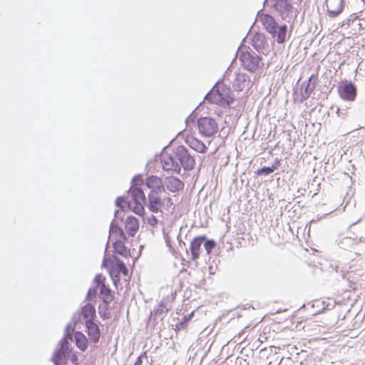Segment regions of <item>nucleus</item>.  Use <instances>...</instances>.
<instances>
[{
    "label": "nucleus",
    "instance_id": "nucleus-1",
    "mask_svg": "<svg viewBox=\"0 0 365 365\" xmlns=\"http://www.w3.org/2000/svg\"><path fill=\"white\" fill-rule=\"evenodd\" d=\"M205 100L222 107L230 106L234 101L231 88L221 81H217L209 93L205 96Z\"/></svg>",
    "mask_w": 365,
    "mask_h": 365
},
{
    "label": "nucleus",
    "instance_id": "nucleus-2",
    "mask_svg": "<svg viewBox=\"0 0 365 365\" xmlns=\"http://www.w3.org/2000/svg\"><path fill=\"white\" fill-rule=\"evenodd\" d=\"M257 16L259 18L265 30L276 38L278 43H283L286 40L287 32V26L286 24L279 25L276 19L270 14H261V11L257 12Z\"/></svg>",
    "mask_w": 365,
    "mask_h": 365
},
{
    "label": "nucleus",
    "instance_id": "nucleus-3",
    "mask_svg": "<svg viewBox=\"0 0 365 365\" xmlns=\"http://www.w3.org/2000/svg\"><path fill=\"white\" fill-rule=\"evenodd\" d=\"M317 79V76L312 74L307 81L301 83L299 88H294L293 92L294 101L302 103L309 98L316 87Z\"/></svg>",
    "mask_w": 365,
    "mask_h": 365
},
{
    "label": "nucleus",
    "instance_id": "nucleus-4",
    "mask_svg": "<svg viewBox=\"0 0 365 365\" xmlns=\"http://www.w3.org/2000/svg\"><path fill=\"white\" fill-rule=\"evenodd\" d=\"M270 1L272 8L283 20L297 17V14L293 15L294 6L292 0H270Z\"/></svg>",
    "mask_w": 365,
    "mask_h": 365
},
{
    "label": "nucleus",
    "instance_id": "nucleus-5",
    "mask_svg": "<svg viewBox=\"0 0 365 365\" xmlns=\"http://www.w3.org/2000/svg\"><path fill=\"white\" fill-rule=\"evenodd\" d=\"M261 60L262 58L252 49L242 51L240 56L242 66L245 70L251 73H254L258 69Z\"/></svg>",
    "mask_w": 365,
    "mask_h": 365
},
{
    "label": "nucleus",
    "instance_id": "nucleus-6",
    "mask_svg": "<svg viewBox=\"0 0 365 365\" xmlns=\"http://www.w3.org/2000/svg\"><path fill=\"white\" fill-rule=\"evenodd\" d=\"M142 185H143V175H135L131 180V185L128 192L130 195L133 202H143V204H146L147 199Z\"/></svg>",
    "mask_w": 365,
    "mask_h": 365
},
{
    "label": "nucleus",
    "instance_id": "nucleus-7",
    "mask_svg": "<svg viewBox=\"0 0 365 365\" xmlns=\"http://www.w3.org/2000/svg\"><path fill=\"white\" fill-rule=\"evenodd\" d=\"M175 157L178 160L180 168L182 167L186 171H190L194 169L195 165V160L187 149L184 145H179L174 151Z\"/></svg>",
    "mask_w": 365,
    "mask_h": 365
},
{
    "label": "nucleus",
    "instance_id": "nucleus-8",
    "mask_svg": "<svg viewBox=\"0 0 365 365\" xmlns=\"http://www.w3.org/2000/svg\"><path fill=\"white\" fill-rule=\"evenodd\" d=\"M197 123L200 133L205 137H212L218 131L217 123L213 118L201 117L197 120Z\"/></svg>",
    "mask_w": 365,
    "mask_h": 365
},
{
    "label": "nucleus",
    "instance_id": "nucleus-9",
    "mask_svg": "<svg viewBox=\"0 0 365 365\" xmlns=\"http://www.w3.org/2000/svg\"><path fill=\"white\" fill-rule=\"evenodd\" d=\"M338 93L341 99L346 101H354L357 95L356 86L351 81H341L337 87Z\"/></svg>",
    "mask_w": 365,
    "mask_h": 365
},
{
    "label": "nucleus",
    "instance_id": "nucleus-10",
    "mask_svg": "<svg viewBox=\"0 0 365 365\" xmlns=\"http://www.w3.org/2000/svg\"><path fill=\"white\" fill-rule=\"evenodd\" d=\"M114 216H115V217L112 220V222H110V229H109L110 234H116L117 235L119 236V237H120L119 240H121L123 241H127L128 237H127L126 235L125 234L123 230L118 224V220H119L120 222H122L123 220V216L119 217V210L115 211ZM110 235H109V236H108V240H110ZM108 245H109V240H108V242H107V244L106 246V250H107V249L108 247ZM105 252L106 253V251H105Z\"/></svg>",
    "mask_w": 365,
    "mask_h": 365
},
{
    "label": "nucleus",
    "instance_id": "nucleus-11",
    "mask_svg": "<svg viewBox=\"0 0 365 365\" xmlns=\"http://www.w3.org/2000/svg\"><path fill=\"white\" fill-rule=\"evenodd\" d=\"M325 4L327 15L331 19L339 16L342 13L344 7V0H326Z\"/></svg>",
    "mask_w": 365,
    "mask_h": 365
},
{
    "label": "nucleus",
    "instance_id": "nucleus-12",
    "mask_svg": "<svg viewBox=\"0 0 365 365\" xmlns=\"http://www.w3.org/2000/svg\"><path fill=\"white\" fill-rule=\"evenodd\" d=\"M84 326L86 327L85 331L88 334L89 340L94 344L98 343L101 336V331L96 321L89 322L84 324Z\"/></svg>",
    "mask_w": 365,
    "mask_h": 365
},
{
    "label": "nucleus",
    "instance_id": "nucleus-13",
    "mask_svg": "<svg viewBox=\"0 0 365 365\" xmlns=\"http://www.w3.org/2000/svg\"><path fill=\"white\" fill-rule=\"evenodd\" d=\"M163 187L172 192H178L183 189L184 182L177 177L168 176L163 180Z\"/></svg>",
    "mask_w": 365,
    "mask_h": 365
},
{
    "label": "nucleus",
    "instance_id": "nucleus-14",
    "mask_svg": "<svg viewBox=\"0 0 365 365\" xmlns=\"http://www.w3.org/2000/svg\"><path fill=\"white\" fill-rule=\"evenodd\" d=\"M233 88L238 91H242L250 88V78L247 73H239L232 83Z\"/></svg>",
    "mask_w": 365,
    "mask_h": 365
},
{
    "label": "nucleus",
    "instance_id": "nucleus-15",
    "mask_svg": "<svg viewBox=\"0 0 365 365\" xmlns=\"http://www.w3.org/2000/svg\"><path fill=\"white\" fill-rule=\"evenodd\" d=\"M163 191H155V190H150L148 194V208L150 212L154 213H158L159 211H160L161 207L163 205V203L161 200L160 197L159 196V193L162 192Z\"/></svg>",
    "mask_w": 365,
    "mask_h": 365
},
{
    "label": "nucleus",
    "instance_id": "nucleus-16",
    "mask_svg": "<svg viewBox=\"0 0 365 365\" xmlns=\"http://www.w3.org/2000/svg\"><path fill=\"white\" fill-rule=\"evenodd\" d=\"M252 46L259 53L265 54L268 51L269 45L264 34L256 33L252 38Z\"/></svg>",
    "mask_w": 365,
    "mask_h": 365
},
{
    "label": "nucleus",
    "instance_id": "nucleus-17",
    "mask_svg": "<svg viewBox=\"0 0 365 365\" xmlns=\"http://www.w3.org/2000/svg\"><path fill=\"white\" fill-rule=\"evenodd\" d=\"M81 312L84 324L89 322L96 321V310L92 303L88 302L85 305L82 306L81 308Z\"/></svg>",
    "mask_w": 365,
    "mask_h": 365
},
{
    "label": "nucleus",
    "instance_id": "nucleus-18",
    "mask_svg": "<svg viewBox=\"0 0 365 365\" xmlns=\"http://www.w3.org/2000/svg\"><path fill=\"white\" fill-rule=\"evenodd\" d=\"M143 185L150 190L164 191L163 181L157 175H150L143 180Z\"/></svg>",
    "mask_w": 365,
    "mask_h": 365
},
{
    "label": "nucleus",
    "instance_id": "nucleus-19",
    "mask_svg": "<svg viewBox=\"0 0 365 365\" xmlns=\"http://www.w3.org/2000/svg\"><path fill=\"white\" fill-rule=\"evenodd\" d=\"M113 259L104 257L102 264L103 266L105 267L109 266L110 269H115L119 270L124 269L126 272V273H128V269L125 263L119 257L115 255H113Z\"/></svg>",
    "mask_w": 365,
    "mask_h": 365
},
{
    "label": "nucleus",
    "instance_id": "nucleus-20",
    "mask_svg": "<svg viewBox=\"0 0 365 365\" xmlns=\"http://www.w3.org/2000/svg\"><path fill=\"white\" fill-rule=\"evenodd\" d=\"M185 142L197 153H205L207 152V148L205 143L192 135L187 136Z\"/></svg>",
    "mask_w": 365,
    "mask_h": 365
},
{
    "label": "nucleus",
    "instance_id": "nucleus-21",
    "mask_svg": "<svg viewBox=\"0 0 365 365\" xmlns=\"http://www.w3.org/2000/svg\"><path fill=\"white\" fill-rule=\"evenodd\" d=\"M205 239V235H200L195 237L190 243V252H191V259L192 260H196L200 256V251L202 245L203 244V241Z\"/></svg>",
    "mask_w": 365,
    "mask_h": 365
},
{
    "label": "nucleus",
    "instance_id": "nucleus-22",
    "mask_svg": "<svg viewBox=\"0 0 365 365\" xmlns=\"http://www.w3.org/2000/svg\"><path fill=\"white\" fill-rule=\"evenodd\" d=\"M125 229L129 236L134 237L139 229L138 220L133 215L128 216L125 222Z\"/></svg>",
    "mask_w": 365,
    "mask_h": 365
},
{
    "label": "nucleus",
    "instance_id": "nucleus-23",
    "mask_svg": "<svg viewBox=\"0 0 365 365\" xmlns=\"http://www.w3.org/2000/svg\"><path fill=\"white\" fill-rule=\"evenodd\" d=\"M74 341L76 346L81 351H85L88 349V339L81 331H76L74 332Z\"/></svg>",
    "mask_w": 365,
    "mask_h": 365
},
{
    "label": "nucleus",
    "instance_id": "nucleus-24",
    "mask_svg": "<svg viewBox=\"0 0 365 365\" xmlns=\"http://www.w3.org/2000/svg\"><path fill=\"white\" fill-rule=\"evenodd\" d=\"M125 242L121 240H117L113 243V247L115 254L123 257H128L130 256V250L125 245Z\"/></svg>",
    "mask_w": 365,
    "mask_h": 365
},
{
    "label": "nucleus",
    "instance_id": "nucleus-25",
    "mask_svg": "<svg viewBox=\"0 0 365 365\" xmlns=\"http://www.w3.org/2000/svg\"><path fill=\"white\" fill-rule=\"evenodd\" d=\"M281 160L276 158L271 166H264L258 169L255 173L257 175H269L279 168Z\"/></svg>",
    "mask_w": 365,
    "mask_h": 365
},
{
    "label": "nucleus",
    "instance_id": "nucleus-26",
    "mask_svg": "<svg viewBox=\"0 0 365 365\" xmlns=\"http://www.w3.org/2000/svg\"><path fill=\"white\" fill-rule=\"evenodd\" d=\"M100 297L103 304H110L113 300L114 296L108 285H103L100 288Z\"/></svg>",
    "mask_w": 365,
    "mask_h": 365
},
{
    "label": "nucleus",
    "instance_id": "nucleus-27",
    "mask_svg": "<svg viewBox=\"0 0 365 365\" xmlns=\"http://www.w3.org/2000/svg\"><path fill=\"white\" fill-rule=\"evenodd\" d=\"M169 309L170 307H168L164 302H161L158 304V308L152 312L150 314L151 316H153L154 320H156L158 318L162 320Z\"/></svg>",
    "mask_w": 365,
    "mask_h": 365
},
{
    "label": "nucleus",
    "instance_id": "nucleus-28",
    "mask_svg": "<svg viewBox=\"0 0 365 365\" xmlns=\"http://www.w3.org/2000/svg\"><path fill=\"white\" fill-rule=\"evenodd\" d=\"M70 352L63 350L56 349L52 357V361L54 363V361H58L62 364H67L68 358Z\"/></svg>",
    "mask_w": 365,
    "mask_h": 365
},
{
    "label": "nucleus",
    "instance_id": "nucleus-29",
    "mask_svg": "<svg viewBox=\"0 0 365 365\" xmlns=\"http://www.w3.org/2000/svg\"><path fill=\"white\" fill-rule=\"evenodd\" d=\"M163 164V168L166 171H173L177 174H180L181 172L180 165L178 163H168L166 161H161Z\"/></svg>",
    "mask_w": 365,
    "mask_h": 365
},
{
    "label": "nucleus",
    "instance_id": "nucleus-30",
    "mask_svg": "<svg viewBox=\"0 0 365 365\" xmlns=\"http://www.w3.org/2000/svg\"><path fill=\"white\" fill-rule=\"evenodd\" d=\"M357 244V240L351 237H346L342 238L339 242V246L344 250L351 248L354 245Z\"/></svg>",
    "mask_w": 365,
    "mask_h": 365
},
{
    "label": "nucleus",
    "instance_id": "nucleus-31",
    "mask_svg": "<svg viewBox=\"0 0 365 365\" xmlns=\"http://www.w3.org/2000/svg\"><path fill=\"white\" fill-rule=\"evenodd\" d=\"M110 304H100L98 307V314L103 319H108L110 318V313L109 312Z\"/></svg>",
    "mask_w": 365,
    "mask_h": 365
},
{
    "label": "nucleus",
    "instance_id": "nucleus-32",
    "mask_svg": "<svg viewBox=\"0 0 365 365\" xmlns=\"http://www.w3.org/2000/svg\"><path fill=\"white\" fill-rule=\"evenodd\" d=\"M143 205V202H133V203L131 202L130 210L139 216L143 217L145 214Z\"/></svg>",
    "mask_w": 365,
    "mask_h": 365
},
{
    "label": "nucleus",
    "instance_id": "nucleus-33",
    "mask_svg": "<svg viewBox=\"0 0 365 365\" xmlns=\"http://www.w3.org/2000/svg\"><path fill=\"white\" fill-rule=\"evenodd\" d=\"M123 204H126L128 209H131V202L127 201L125 197L120 196L118 197L115 200V206L120 207L121 211H119V215L124 212Z\"/></svg>",
    "mask_w": 365,
    "mask_h": 365
},
{
    "label": "nucleus",
    "instance_id": "nucleus-34",
    "mask_svg": "<svg viewBox=\"0 0 365 365\" xmlns=\"http://www.w3.org/2000/svg\"><path fill=\"white\" fill-rule=\"evenodd\" d=\"M331 267H334V269H335V271L337 272V273H340L341 277L344 279H346L348 282H353L352 280H351V272H348V271H346L345 269H343V267H341L339 264H336L334 267L333 264H331Z\"/></svg>",
    "mask_w": 365,
    "mask_h": 365
},
{
    "label": "nucleus",
    "instance_id": "nucleus-35",
    "mask_svg": "<svg viewBox=\"0 0 365 365\" xmlns=\"http://www.w3.org/2000/svg\"><path fill=\"white\" fill-rule=\"evenodd\" d=\"M202 245L204 246L207 255H210L212 252V250L216 247L215 241L212 239H207L206 236Z\"/></svg>",
    "mask_w": 365,
    "mask_h": 365
},
{
    "label": "nucleus",
    "instance_id": "nucleus-36",
    "mask_svg": "<svg viewBox=\"0 0 365 365\" xmlns=\"http://www.w3.org/2000/svg\"><path fill=\"white\" fill-rule=\"evenodd\" d=\"M120 270H119V269H109L110 277L113 281V284L116 287L120 279Z\"/></svg>",
    "mask_w": 365,
    "mask_h": 365
},
{
    "label": "nucleus",
    "instance_id": "nucleus-37",
    "mask_svg": "<svg viewBox=\"0 0 365 365\" xmlns=\"http://www.w3.org/2000/svg\"><path fill=\"white\" fill-rule=\"evenodd\" d=\"M93 283L96 284L97 289L102 287L103 285H106V277L103 275V274H97L93 279Z\"/></svg>",
    "mask_w": 365,
    "mask_h": 365
},
{
    "label": "nucleus",
    "instance_id": "nucleus-38",
    "mask_svg": "<svg viewBox=\"0 0 365 365\" xmlns=\"http://www.w3.org/2000/svg\"><path fill=\"white\" fill-rule=\"evenodd\" d=\"M69 340H71L69 336H63L59 341L60 348L58 349L71 352V349H69Z\"/></svg>",
    "mask_w": 365,
    "mask_h": 365
},
{
    "label": "nucleus",
    "instance_id": "nucleus-39",
    "mask_svg": "<svg viewBox=\"0 0 365 365\" xmlns=\"http://www.w3.org/2000/svg\"><path fill=\"white\" fill-rule=\"evenodd\" d=\"M97 290L98 289L96 287L90 288L87 292L86 299L89 302H96L98 294Z\"/></svg>",
    "mask_w": 365,
    "mask_h": 365
},
{
    "label": "nucleus",
    "instance_id": "nucleus-40",
    "mask_svg": "<svg viewBox=\"0 0 365 365\" xmlns=\"http://www.w3.org/2000/svg\"><path fill=\"white\" fill-rule=\"evenodd\" d=\"M75 326L74 324H71V323L68 324L66 326L65 330H64V335L66 336H69L71 340L72 341V334H74L75 331Z\"/></svg>",
    "mask_w": 365,
    "mask_h": 365
},
{
    "label": "nucleus",
    "instance_id": "nucleus-41",
    "mask_svg": "<svg viewBox=\"0 0 365 365\" xmlns=\"http://www.w3.org/2000/svg\"><path fill=\"white\" fill-rule=\"evenodd\" d=\"M161 161H166L168 163H178L175 154L163 156Z\"/></svg>",
    "mask_w": 365,
    "mask_h": 365
},
{
    "label": "nucleus",
    "instance_id": "nucleus-42",
    "mask_svg": "<svg viewBox=\"0 0 365 365\" xmlns=\"http://www.w3.org/2000/svg\"><path fill=\"white\" fill-rule=\"evenodd\" d=\"M147 222L152 227H155L158 225V220L154 215H151L147 218Z\"/></svg>",
    "mask_w": 365,
    "mask_h": 365
},
{
    "label": "nucleus",
    "instance_id": "nucleus-43",
    "mask_svg": "<svg viewBox=\"0 0 365 365\" xmlns=\"http://www.w3.org/2000/svg\"><path fill=\"white\" fill-rule=\"evenodd\" d=\"M195 112V110H194L192 112V113L189 116L187 117V118L185 120V123L187 125H189L190 123H194V122L197 118Z\"/></svg>",
    "mask_w": 365,
    "mask_h": 365
},
{
    "label": "nucleus",
    "instance_id": "nucleus-44",
    "mask_svg": "<svg viewBox=\"0 0 365 365\" xmlns=\"http://www.w3.org/2000/svg\"><path fill=\"white\" fill-rule=\"evenodd\" d=\"M143 359H146L147 362L148 361V357H147V355H146V353L145 352H143V354H141L136 359L135 362L134 363L133 365H143Z\"/></svg>",
    "mask_w": 365,
    "mask_h": 365
},
{
    "label": "nucleus",
    "instance_id": "nucleus-45",
    "mask_svg": "<svg viewBox=\"0 0 365 365\" xmlns=\"http://www.w3.org/2000/svg\"><path fill=\"white\" fill-rule=\"evenodd\" d=\"M81 319H82L81 312L75 313L72 317V321L73 322V324L76 325L78 323H79L81 321Z\"/></svg>",
    "mask_w": 365,
    "mask_h": 365
},
{
    "label": "nucleus",
    "instance_id": "nucleus-46",
    "mask_svg": "<svg viewBox=\"0 0 365 365\" xmlns=\"http://www.w3.org/2000/svg\"><path fill=\"white\" fill-rule=\"evenodd\" d=\"M336 113L337 114L338 117L341 118L342 119H344L347 116L346 109H341L337 108Z\"/></svg>",
    "mask_w": 365,
    "mask_h": 365
},
{
    "label": "nucleus",
    "instance_id": "nucleus-47",
    "mask_svg": "<svg viewBox=\"0 0 365 365\" xmlns=\"http://www.w3.org/2000/svg\"><path fill=\"white\" fill-rule=\"evenodd\" d=\"M194 316V312H191L190 314H188L187 316H185L184 318H183V320L185 321V323H187L188 321L190 320V319Z\"/></svg>",
    "mask_w": 365,
    "mask_h": 365
},
{
    "label": "nucleus",
    "instance_id": "nucleus-48",
    "mask_svg": "<svg viewBox=\"0 0 365 365\" xmlns=\"http://www.w3.org/2000/svg\"><path fill=\"white\" fill-rule=\"evenodd\" d=\"M71 361L72 362V364L77 365V361H78L77 356L75 355L72 356V357L71 359Z\"/></svg>",
    "mask_w": 365,
    "mask_h": 365
},
{
    "label": "nucleus",
    "instance_id": "nucleus-49",
    "mask_svg": "<svg viewBox=\"0 0 365 365\" xmlns=\"http://www.w3.org/2000/svg\"><path fill=\"white\" fill-rule=\"evenodd\" d=\"M166 201H167V204L168 205H173V201H172V199L170 197L166 198Z\"/></svg>",
    "mask_w": 365,
    "mask_h": 365
},
{
    "label": "nucleus",
    "instance_id": "nucleus-50",
    "mask_svg": "<svg viewBox=\"0 0 365 365\" xmlns=\"http://www.w3.org/2000/svg\"><path fill=\"white\" fill-rule=\"evenodd\" d=\"M186 324L187 323H185L184 320L179 323V325H181V328H184L186 326Z\"/></svg>",
    "mask_w": 365,
    "mask_h": 365
},
{
    "label": "nucleus",
    "instance_id": "nucleus-51",
    "mask_svg": "<svg viewBox=\"0 0 365 365\" xmlns=\"http://www.w3.org/2000/svg\"><path fill=\"white\" fill-rule=\"evenodd\" d=\"M54 365H66L67 364H62L58 361H54Z\"/></svg>",
    "mask_w": 365,
    "mask_h": 365
},
{
    "label": "nucleus",
    "instance_id": "nucleus-52",
    "mask_svg": "<svg viewBox=\"0 0 365 365\" xmlns=\"http://www.w3.org/2000/svg\"><path fill=\"white\" fill-rule=\"evenodd\" d=\"M120 272H122L123 274V275H125V276L128 275V273H126V272L124 269H121Z\"/></svg>",
    "mask_w": 365,
    "mask_h": 365
},
{
    "label": "nucleus",
    "instance_id": "nucleus-53",
    "mask_svg": "<svg viewBox=\"0 0 365 365\" xmlns=\"http://www.w3.org/2000/svg\"><path fill=\"white\" fill-rule=\"evenodd\" d=\"M176 328H177L178 330H180V329H182V328H181V325H179V323L176 324Z\"/></svg>",
    "mask_w": 365,
    "mask_h": 365
},
{
    "label": "nucleus",
    "instance_id": "nucleus-54",
    "mask_svg": "<svg viewBox=\"0 0 365 365\" xmlns=\"http://www.w3.org/2000/svg\"><path fill=\"white\" fill-rule=\"evenodd\" d=\"M360 220H361V219L358 220H357L356 222H353V223L351 225V226L356 225V223H358Z\"/></svg>",
    "mask_w": 365,
    "mask_h": 365
},
{
    "label": "nucleus",
    "instance_id": "nucleus-55",
    "mask_svg": "<svg viewBox=\"0 0 365 365\" xmlns=\"http://www.w3.org/2000/svg\"><path fill=\"white\" fill-rule=\"evenodd\" d=\"M267 1H268V0H264V3H263L264 6H265L266 4L267 3Z\"/></svg>",
    "mask_w": 365,
    "mask_h": 365
},
{
    "label": "nucleus",
    "instance_id": "nucleus-56",
    "mask_svg": "<svg viewBox=\"0 0 365 365\" xmlns=\"http://www.w3.org/2000/svg\"><path fill=\"white\" fill-rule=\"evenodd\" d=\"M361 1H362L364 3V4H365V0H361Z\"/></svg>",
    "mask_w": 365,
    "mask_h": 365
}]
</instances>
